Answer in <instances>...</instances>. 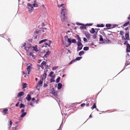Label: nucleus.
Segmentation results:
<instances>
[{"label": "nucleus", "instance_id": "c03bdc74", "mask_svg": "<svg viewBox=\"0 0 130 130\" xmlns=\"http://www.w3.org/2000/svg\"><path fill=\"white\" fill-rule=\"evenodd\" d=\"M83 40L84 41H85V42H88L87 39L85 38H84Z\"/></svg>", "mask_w": 130, "mask_h": 130}, {"label": "nucleus", "instance_id": "338daca9", "mask_svg": "<svg viewBox=\"0 0 130 130\" xmlns=\"http://www.w3.org/2000/svg\"><path fill=\"white\" fill-rule=\"evenodd\" d=\"M45 44L46 45H48V44L47 43H45Z\"/></svg>", "mask_w": 130, "mask_h": 130}, {"label": "nucleus", "instance_id": "bf43d9fd", "mask_svg": "<svg viewBox=\"0 0 130 130\" xmlns=\"http://www.w3.org/2000/svg\"><path fill=\"white\" fill-rule=\"evenodd\" d=\"M41 29H46V30L47 29L46 28H43V27H42L41 28Z\"/></svg>", "mask_w": 130, "mask_h": 130}, {"label": "nucleus", "instance_id": "9b49d317", "mask_svg": "<svg viewBox=\"0 0 130 130\" xmlns=\"http://www.w3.org/2000/svg\"><path fill=\"white\" fill-rule=\"evenodd\" d=\"M24 94V93L23 92H19L17 95V97H19Z\"/></svg>", "mask_w": 130, "mask_h": 130}, {"label": "nucleus", "instance_id": "f8f14e48", "mask_svg": "<svg viewBox=\"0 0 130 130\" xmlns=\"http://www.w3.org/2000/svg\"><path fill=\"white\" fill-rule=\"evenodd\" d=\"M26 99L28 101H29L31 100V98L30 97V96L28 94L26 98Z\"/></svg>", "mask_w": 130, "mask_h": 130}, {"label": "nucleus", "instance_id": "2f4dec72", "mask_svg": "<svg viewBox=\"0 0 130 130\" xmlns=\"http://www.w3.org/2000/svg\"><path fill=\"white\" fill-rule=\"evenodd\" d=\"M27 5L28 6L30 7H31L32 8H33V4H32L30 3H28L27 4Z\"/></svg>", "mask_w": 130, "mask_h": 130}, {"label": "nucleus", "instance_id": "412c9836", "mask_svg": "<svg viewBox=\"0 0 130 130\" xmlns=\"http://www.w3.org/2000/svg\"><path fill=\"white\" fill-rule=\"evenodd\" d=\"M129 21H127V22H126L124 24L123 26V27H126L127 26V25L129 24Z\"/></svg>", "mask_w": 130, "mask_h": 130}, {"label": "nucleus", "instance_id": "774afa93", "mask_svg": "<svg viewBox=\"0 0 130 130\" xmlns=\"http://www.w3.org/2000/svg\"><path fill=\"white\" fill-rule=\"evenodd\" d=\"M127 18L128 20H129L130 19V14L129 15V16Z\"/></svg>", "mask_w": 130, "mask_h": 130}, {"label": "nucleus", "instance_id": "a18cd8bd", "mask_svg": "<svg viewBox=\"0 0 130 130\" xmlns=\"http://www.w3.org/2000/svg\"><path fill=\"white\" fill-rule=\"evenodd\" d=\"M51 43H52V42H51V41H50V40H49V45H48V46L49 47H50V45Z\"/></svg>", "mask_w": 130, "mask_h": 130}, {"label": "nucleus", "instance_id": "0e129e2a", "mask_svg": "<svg viewBox=\"0 0 130 130\" xmlns=\"http://www.w3.org/2000/svg\"><path fill=\"white\" fill-rule=\"evenodd\" d=\"M89 106V103H88L86 105V106L87 107H88V106Z\"/></svg>", "mask_w": 130, "mask_h": 130}, {"label": "nucleus", "instance_id": "8fccbe9b", "mask_svg": "<svg viewBox=\"0 0 130 130\" xmlns=\"http://www.w3.org/2000/svg\"><path fill=\"white\" fill-rule=\"evenodd\" d=\"M128 43V41H127V40H126V41H125V42L124 43V44H127L128 43Z\"/></svg>", "mask_w": 130, "mask_h": 130}, {"label": "nucleus", "instance_id": "9d476101", "mask_svg": "<svg viewBox=\"0 0 130 130\" xmlns=\"http://www.w3.org/2000/svg\"><path fill=\"white\" fill-rule=\"evenodd\" d=\"M33 48V51H34L36 52H37L38 50L37 48V46L36 45L35 46H32L31 47V48Z\"/></svg>", "mask_w": 130, "mask_h": 130}, {"label": "nucleus", "instance_id": "5701e85b", "mask_svg": "<svg viewBox=\"0 0 130 130\" xmlns=\"http://www.w3.org/2000/svg\"><path fill=\"white\" fill-rule=\"evenodd\" d=\"M85 35L87 38H89L90 37V35L88 33H86Z\"/></svg>", "mask_w": 130, "mask_h": 130}, {"label": "nucleus", "instance_id": "20e7f679", "mask_svg": "<svg viewBox=\"0 0 130 130\" xmlns=\"http://www.w3.org/2000/svg\"><path fill=\"white\" fill-rule=\"evenodd\" d=\"M83 45L82 44H77V51H80L82 49Z\"/></svg>", "mask_w": 130, "mask_h": 130}, {"label": "nucleus", "instance_id": "a211bd4d", "mask_svg": "<svg viewBox=\"0 0 130 130\" xmlns=\"http://www.w3.org/2000/svg\"><path fill=\"white\" fill-rule=\"evenodd\" d=\"M62 86V84L61 83H59L58 85L57 88L58 89H60L61 88Z\"/></svg>", "mask_w": 130, "mask_h": 130}, {"label": "nucleus", "instance_id": "4be33fe9", "mask_svg": "<svg viewBox=\"0 0 130 130\" xmlns=\"http://www.w3.org/2000/svg\"><path fill=\"white\" fill-rule=\"evenodd\" d=\"M95 31L94 30V29L93 28H92L91 29V30H90V32L91 34H93L94 32H95Z\"/></svg>", "mask_w": 130, "mask_h": 130}, {"label": "nucleus", "instance_id": "49530a36", "mask_svg": "<svg viewBox=\"0 0 130 130\" xmlns=\"http://www.w3.org/2000/svg\"><path fill=\"white\" fill-rule=\"evenodd\" d=\"M86 105V104L84 103H83L80 105V106L82 107H84Z\"/></svg>", "mask_w": 130, "mask_h": 130}, {"label": "nucleus", "instance_id": "7ed1b4c3", "mask_svg": "<svg viewBox=\"0 0 130 130\" xmlns=\"http://www.w3.org/2000/svg\"><path fill=\"white\" fill-rule=\"evenodd\" d=\"M50 93L55 97H56L57 95V91H55L54 88H53L50 90Z\"/></svg>", "mask_w": 130, "mask_h": 130}, {"label": "nucleus", "instance_id": "e433bc0d", "mask_svg": "<svg viewBox=\"0 0 130 130\" xmlns=\"http://www.w3.org/2000/svg\"><path fill=\"white\" fill-rule=\"evenodd\" d=\"M54 74V72L52 71L49 74V76L50 77H52V76L53 74Z\"/></svg>", "mask_w": 130, "mask_h": 130}, {"label": "nucleus", "instance_id": "423d86ee", "mask_svg": "<svg viewBox=\"0 0 130 130\" xmlns=\"http://www.w3.org/2000/svg\"><path fill=\"white\" fill-rule=\"evenodd\" d=\"M76 38L78 40L77 44H82L81 43V40L80 38V37L79 35H77L76 37Z\"/></svg>", "mask_w": 130, "mask_h": 130}, {"label": "nucleus", "instance_id": "f704fd0d", "mask_svg": "<svg viewBox=\"0 0 130 130\" xmlns=\"http://www.w3.org/2000/svg\"><path fill=\"white\" fill-rule=\"evenodd\" d=\"M100 41H103V39L102 38V35H100Z\"/></svg>", "mask_w": 130, "mask_h": 130}, {"label": "nucleus", "instance_id": "c85d7f7f", "mask_svg": "<svg viewBox=\"0 0 130 130\" xmlns=\"http://www.w3.org/2000/svg\"><path fill=\"white\" fill-rule=\"evenodd\" d=\"M84 52L83 51H81L79 52V55L80 56H81L83 54H84Z\"/></svg>", "mask_w": 130, "mask_h": 130}, {"label": "nucleus", "instance_id": "c756f323", "mask_svg": "<svg viewBox=\"0 0 130 130\" xmlns=\"http://www.w3.org/2000/svg\"><path fill=\"white\" fill-rule=\"evenodd\" d=\"M25 107V105L23 104H21L20 105V108H21L22 107L24 108Z\"/></svg>", "mask_w": 130, "mask_h": 130}, {"label": "nucleus", "instance_id": "58836bf2", "mask_svg": "<svg viewBox=\"0 0 130 130\" xmlns=\"http://www.w3.org/2000/svg\"><path fill=\"white\" fill-rule=\"evenodd\" d=\"M75 60H74V59L72 60L69 63V64L70 65V64H72L73 63L75 62Z\"/></svg>", "mask_w": 130, "mask_h": 130}, {"label": "nucleus", "instance_id": "a878e982", "mask_svg": "<svg viewBox=\"0 0 130 130\" xmlns=\"http://www.w3.org/2000/svg\"><path fill=\"white\" fill-rule=\"evenodd\" d=\"M29 55L30 56H31L33 59H34L35 58V56L33 55L32 53L30 52L29 54Z\"/></svg>", "mask_w": 130, "mask_h": 130}, {"label": "nucleus", "instance_id": "6ab92c4d", "mask_svg": "<svg viewBox=\"0 0 130 130\" xmlns=\"http://www.w3.org/2000/svg\"><path fill=\"white\" fill-rule=\"evenodd\" d=\"M105 25L103 24H98L97 25V26L98 27H103Z\"/></svg>", "mask_w": 130, "mask_h": 130}, {"label": "nucleus", "instance_id": "72a5a7b5", "mask_svg": "<svg viewBox=\"0 0 130 130\" xmlns=\"http://www.w3.org/2000/svg\"><path fill=\"white\" fill-rule=\"evenodd\" d=\"M85 51H87L89 49V47H85L83 48Z\"/></svg>", "mask_w": 130, "mask_h": 130}, {"label": "nucleus", "instance_id": "de8ad7c7", "mask_svg": "<svg viewBox=\"0 0 130 130\" xmlns=\"http://www.w3.org/2000/svg\"><path fill=\"white\" fill-rule=\"evenodd\" d=\"M95 29L96 30H97V32H96V34H97V32L98 31L100 30V29L99 28H95Z\"/></svg>", "mask_w": 130, "mask_h": 130}, {"label": "nucleus", "instance_id": "e2e57ef3", "mask_svg": "<svg viewBox=\"0 0 130 130\" xmlns=\"http://www.w3.org/2000/svg\"><path fill=\"white\" fill-rule=\"evenodd\" d=\"M42 65H41V68L42 69H43L44 68V67Z\"/></svg>", "mask_w": 130, "mask_h": 130}, {"label": "nucleus", "instance_id": "6e6552de", "mask_svg": "<svg viewBox=\"0 0 130 130\" xmlns=\"http://www.w3.org/2000/svg\"><path fill=\"white\" fill-rule=\"evenodd\" d=\"M127 48L126 49V51L127 52H130V45L128 43L126 45Z\"/></svg>", "mask_w": 130, "mask_h": 130}, {"label": "nucleus", "instance_id": "f3484780", "mask_svg": "<svg viewBox=\"0 0 130 130\" xmlns=\"http://www.w3.org/2000/svg\"><path fill=\"white\" fill-rule=\"evenodd\" d=\"M47 41V39H46L42 40H41L39 41V44H41L44 42L46 41Z\"/></svg>", "mask_w": 130, "mask_h": 130}, {"label": "nucleus", "instance_id": "7c9ffc66", "mask_svg": "<svg viewBox=\"0 0 130 130\" xmlns=\"http://www.w3.org/2000/svg\"><path fill=\"white\" fill-rule=\"evenodd\" d=\"M9 122L10 125V126H9V127H11V126L12 125V120L10 119H9Z\"/></svg>", "mask_w": 130, "mask_h": 130}, {"label": "nucleus", "instance_id": "37998d69", "mask_svg": "<svg viewBox=\"0 0 130 130\" xmlns=\"http://www.w3.org/2000/svg\"><path fill=\"white\" fill-rule=\"evenodd\" d=\"M96 34H94L93 35V36L92 37L94 39H95L96 37Z\"/></svg>", "mask_w": 130, "mask_h": 130}, {"label": "nucleus", "instance_id": "bb28decb", "mask_svg": "<svg viewBox=\"0 0 130 130\" xmlns=\"http://www.w3.org/2000/svg\"><path fill=\"white\" fill-rule=\"evenodd\" d=\"M64 5V4H62L61 5H58V7L59 8H60L61 7H62L63 8H64V7L63 6Z\"/></svg>", "mask_w": 130, "mask_h": 130}, {"label": "nucleus", "instance_id": "f03ea898", "mask_svg": "<svg viewBox=\"0 0 130 130\" xmlns=\"http://www.w3.org/2000/svg\"><path fill=\"white\" fill-rule=\"evenodd\" d=\"M65 40H66V38H68V42L70 43L71 44L72 43H76V40L75 39H73L72 40H71V39L69 38H68V37L67 35L66 36L64 37Z\"/></svg>", "mask_w": 130, "mask_h": 130}, {"label": "nucleus", "instance_id": "39448f33", "mask_svg": "<svg viewBox=\"0 0 130 130\" xmlns=\"http://www.w3.org/2000/svg\"><path fill=\"white\" fill-rule=\"evenodd\" d=\"M129 31L126 32V33L125 34V40H129L130 39L129 38Z\"/></svg>", "mask_w": 130, "mask_h": 130}, {"label": "nucleus", "instance_id": "473e14b6", "mask_svg": "<svg viewBox=\"0 0 130 130\" xmlns=\"http://www.w3.org/2000/svg\"><path fill=\"white\" fill-rule=\"evenodd\" d=\"M60 77H59L57 78V79H56V83H58L60 80Z\"/></svg>", "mask_w": 130, "mask_h": 130}, {"label": "nucleus", "instance_id": "4468645a", "mask_svg": "<svg viewBox=\"0 0 130 130\" xmlns=\"http://www.w3.org/2000/svg\"><path fill=\"white\" fill-rule=\"evenodd\" d=\"M8 109H4L3 110V113L4 115L7 114L8 113L7 112Z\"/></svg>", "mask_w": 130, "mask_h": 130}, {"label": "nucleus", "instance_id": "69168bd1", "mask_svg": "<svg viewBox=\"0 0 130 130\" xmlns=\"http://www.w3.org/2000/svg\"><path fill=\"white\" fill-rule=\"evenodd\" d=\"M128 27H127L126 28H125V30H127L128 29Z\"/></svg>", "mask_w": 130, "mask_h": 130}, {"label": "nucleus", "instance_id": "864d4df0", "mask_svg": "<svg viewBox=\"0 0 130 130\" xmlns=\"http://www.w3.org/2000/svg\"><path fill=\"white\" fill-rule=\"evenodd\" d=\"M41 65H37V68H39L41 67Z\"/></svg>", "mask_w": 130, "mask_h": 130}, {"label": "nucleus", "instance_id": "1a4fd4ad", "mask_svg": "<svg viewBox=\"0 0 130 130\" xmlns=\"http://www.w3.org/2000/svg\"><path fill=\"white\" fill-rule=\"evenodd\" d=\"M41 30H36L34 32V34L35 35V34H37V35H39L41 33Z\"/></svg>", "mask_w": 130, "mask_h": 130}, {"label": "nucleus", "instance_id": "13d9d810", "mask_svg": "<svg viewBox=\"0 0 130 130\" xmlns=\"http://www.w3.org/2000/svg\"><path fill=\"white\" fill-rule=\"evenodd\" d=\"M24 49L26 51H28V50L27 49V48L26 47H25Z\"/></svg>", "mask_w": 130, "mask_h": 130}, {"label": "nucleus", "instance_id": "603ef678", "mask_svg": "<svg viewBox=\"0 0 130 130\" xmlns=\"http://www.w3.org/2000/svg\"><path fill=\"white\" fill-rule=\"evenodd\" d=\"M122 39H124L125 40V38L124 36H123L122 37Z\"/></svg>", "mask_w": 130, "mask_h": 130}, {"label": "nucleus", "instance_id": "ea45409f", "mask_svg": "<svg viewBox=\"0 0 130 130\" xmlns=\"http://www.w3.org/2000/svg\"><path fill=\"white\" fill-rule=\"evenodd\" d=\"M50 54V52L48 51L46 53V54L44 55V56H45V57H47V56L48 55V54Z\"/></svg>", "mask_w": 130, "mask_h": 130}, {"label": "nucleus", "instance_id": "4c0bfd02", "mask_svg": "<svg viewBox=\"0 0 130 130\" xmlns=\"http://www.w3.org/2000/svg\"><path fill=\"white\" fill-rule=\"evenodd\" d=\"M42 83H43V80H40L38 82V84L39 85H40L41 86V85L42 84Z\"/></svg>", "mask_w": 130, "mask_h": 130}, {"label": "nucleus", "instance_id": "cd10ccee", "mask_svg": "<svg viewBox=\"0 0 130 130\" xmlns=\"http://www.w3.org/2000/svg\"><path fill=\"white\" fill-rule=\"evenodd\" d=\"M41 65L44 66H46V62L45 61H43L41 63Z\"/></svg>", "mask_w": 130, "mask_h": 130}, {"label": "nucleus", "instance_id": "c9c22d12", "mask_svg": "<svg viewBox=\"0 0 130 130\" xmlns=\"http://www.w3.org/2000/svg\"><path fill=\"white\" fill-rule=\"evenodd\" d=\"M27 84L26 83H23V88H25L26 87Z\"/></svg>", "mask_w": 130, "mask_h": 130}, {"label": "nucleus", "instance_id": "dca6fc26", "mask_svg": "<svg viewBox=\"0 0 130 130\" xmlns=\"http://www.w3.org/2000/svg\"><path fill=\"white\" fill-rule=\"evenodd\" d=\"M34 3L33 4V7H38V5L36 3V1L35 0L34 1Z\"/></svg>", "mask_w": 130, "mask_h": 130}, {"label": "nucleus", "instance_id": "b1692460", "mask_svg": "<svg viewBox=\"0 0 130 130\" xmlns=\"http://www.w3.org/2000/svg\"><path fill=\"white\" fill-rule=\"evenodd\" d=\"M96 108V104L95 103H94L92 107H91V108L92 110L94 108Z\"/></svg>", "mask_w": 130, "mask_h": 130}, {"label": "nucleus", "instance_id": "0eeeda50", "mask_svg": "<svg viewBox=\"0 0 130 130\" xmlns=\"http://www.w3.org/2000/svg\"><path fill=\"white\" fill-rule=\"evenodd\" d=\"M31 66L30 65L27 66V74H26L27 75L28 74V75H29L30 72V70H31Z\"/></svg>", "mask_w": 130, "mask_h": 130}, {"label": "nucleus", "instance_id": "aec40b11", "mask_svg": "<svg viewBox=\"0 0 130 130\" xmlns=\"http://www.w3.org/2000/svg\"><path fill=\"white\" fill-rule=\"evenodd\" d=\"M23 113L21 115L20 117H21L22 118L24 117L25 116L27 112H22Z\"/></svg>", "mask_w": 130, "mask_h": 130}, {"label": "nucleus", "instance_id": "4d7b16f0", "mask_svg": "<svg viewBox=\"0 0 130 130\" xmlns=\"http://www.w3.org/2000/svg\"><path fill=\"white\" fill-rule=\"evenodd\" d=\"M50 80H51V82H55V81L54 80H53L52 79V78Z\"/></svg>", "mask_w": 130, "mask_h": 130}, {"label": "nucleus", "instance_id": "680f3d73", "mask_svg": "<svg viewBox=\"0 0 130 130\" xmlns=\"http://www.w3.org/2000/svg\"><path fill=\"white\" fill-rule=\"evenodd\" d=\"M41 32H44V30L43 29L42 30L41 29Z\"/></svg>", "mask_w": 130, "mask_h": 130}, {"label": "nucleus", "instance_id": "393cba45", "mask_svg": "<svg viewBox=\"0 0 130 130\" xmlns=\"http://www.w3.org/2000/svg\"><path fill=\"white\" fill-rule=\"evenodd\" d=\"M82 57H78L76 58L75 59H74L75 60V61L76 60H80L81 58H82Z\"/></svg>", "mask_w": 130, "mask_h": 130}, {"label": "nucleus", "instance_id": "052dcab7", "mask_svg": "<svg viewBox=\"0 0 130 130\" xmlns=\"http://www.w3.org/2000/svg\"><path fill=\"white\" fill-rule=\"evenodd\" d=\"M47 86V85L46 84H44L43 86L44 87H46Z\"/></svg>", "mask_w": 130, "mask_h": 130}, {"label": "nucleus", "instance_id": "2eb2a0df", "mask_svg": "<svg viewBox=\"0 0 130 130\" xmlns=\"http://www.w3.org/2000/svg\"><path fill=\"white\" fill-rule=\"evenodd\" d=\"M47 74L46 73H44L42 76V79H45L46 77Z\"/></svg>", "mask_w": 130, "mask_h": 130}, {"label": "nucleus", "instance_id": "6e6d98bb", "mask_svg": "<svg viewBox=\"0 0 130 130\" xmlns=\"http://www.w3.org/2000/svg\"><path fill=\"white\" fill-rule=\"evenodd\" d=\"M76 24L78 25H81L82 24L79 23H76Z\"/></svg>", "mask_w": 130, "mask_h": 130}, {"label": "nucleus", "instance_id": "79ce46f5", "mask_svg": "<svg viewBox=\"0 0 130 130\" xmlns=\"http://www.w3.org/2000/svg\"><path fill=\"white\" fill-rule=\"evenodd\" d=\"M120 34L121 35H123L124 34V32L122 31H120Z\"/></svg>", "mask_w": 130, "mask_h": 130}, {"label": "nucleus", "instance_id": "ddd939ff", "mask_svg": "<svg viewBox=\"0 0 130 130\" xmlns=\"http://www.w3.org/2000/svg\"><path fill=\"white\" fill-rule=\"evenodd\" d=\"M111 24H106V26L107 27V29H109L110 28H112L113 27H111Z\"/></svg>", "mask_w": 130, "mask_h": 130}, {"label": "nucleus", "instance_id": "3c124183", "mask_svg": "<svg viewBox=\"0 0 130 130\" xmlns=\"http://www.w3.org/2000/svg\"><path fill=\"white\" fill-rule=\"evenodd\" d=\"M24 109H22L21 110V112H24Z\"/></svg>", "mask_w": 130, "mask_h": 130}, {"label": "nucleus", "instance_id": "5fc2aeb1", "mask_svg": "<svg viewBox=\"0 0 130 130\" xmlns=\"http://www.w3.org/2000/svg\"><path fill=\"white\" fill-rule=\"evenodd\" d=\"M19 102H18V103H17L15 105V106L16 107H18L19 105Z\"/></svg>", "mask_w": 130, "mask_h": 130}, {"label": "nucleus", "instance_id": "f257e3e1", "mask_svg": "<svg viewBox=\"0 0 130 130\" xmlns=\"http://www.w3.org/2000/svg\"><path fill=\"white\" fill-rule=\"evenodd\" d=\"M67 13V10L65 8H63L61 9V19L62 20H64L67 19L65 15Z\"/></svg>", "mask_w": 130, "mask_h": 130}, {"label": "nucleus", "instance_id": "09e8293b", "mask_svg": "<svg viewBox=\"0 0 130 130\" xmlns=\"http://www.w3.org/2000/svg\"><path fill=\"white\" fill-rule=\"evenodd\" d=\"M42 61L41 60H38V63H40Z\"/></svg>", "mask_w": 130, "mask_h": 130}, {"label": "nucleus", "instance_id": "a19ab883", "mask_svg": "<svg viewBox=\"0 0 130 130\" xmlns=\"http://www.w3.org/2000/svg\"><path fill=\"white\" fill-rule=\"evenodd\" d=\"M58 66L54 67L52 68V70H55L56 69H57L58 68Z\"/></svg>", "mask_w": 130, "mask_h": 130}]
</instances>
